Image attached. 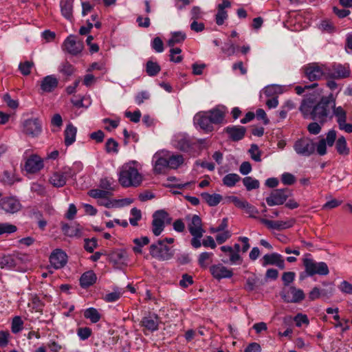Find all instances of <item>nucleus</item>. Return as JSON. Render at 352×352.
<instances>
[{
    "label": "nucleus",
    "mask_w": 352,
    "mask_h": 352,
    "mask_svg": "<svg viewBox=\"0 0 352 352\" xmlns=\"http://www.w3.org/2000/svg\"><path fill=\"white\" fill-rule=\"evenodd\" d=\"M102 122L105 124L104 129L107 131H111L112 129H116L119 124V120H111L109 118H104Z\"/></svg>",
    "instance_id": "61"
},
{
    "label": "nucleus",
    "mask_w": 352,
    "mask_h": 352,
    "mask_svg": "<svg viewBox=\"0 0 352 352\" xmlns=\"http://www.w3.org/2000/svg\"><path fill=\"white\" fill-rule=\"evenodd\" d=\"M61 14L66 19L72 21L73 19V1L61 0L60 3Z\"/></svg>",
    "instance_id": "31"
},
{
    "label": "nucleus",
    "mask_w": 352,
    "mask_h": 352,
    "mask_svg": "<svg viewBox=\"0 0 352 352\" xmlns=\"http://www.w3.org/2000/svg\"><path fill=\"white\" fill-rule=\"evenodd\" d=\"M337 138L336 131L329 130L326 134V138L321 139L316 145V151L318 155L322 156L327 153V146H332Z\"/></svg>",
    "instance_id": "14"
},
{
    "label": "nucleus",
    "mask_w": 352,
    "mask_h": 352,
    "mask_svg": "<svg viewBox=\"0 0 352 352\" xmlns=\"http://www.w3.org/2000/svg\"><path fill=\"white\" fill-rule=\"evenodd\" d=\"M315 145L311 140L302 138L296 140L294 144V149L297 154L302 156H309L315 151Z\"/></svg>",
    "instance_id": "12"
},
{
    "label": "nucleus",
    "mask_w": 352,
    "mask_h": 352,
    "mask_svg": "<svg viewBox=\"0 0 352 352\" xmlns=\"http://www.w3.org/2000/svg\"><path fill=\"white\" fill-rule=\"evenodd\" d=\"M241 177L236 173H229L223 178V184L228 187H232L240 181Z\"/></svg>",
    "instance_id": "44"
},
{
    "label": "nucleus",
    "mask_w": 352,
    "mask_h": 352,
    "mask_svg": "<svg viewBox=\"0 0 352 352\" xmlns=\"http://www.w3.org/2000/svg\"><path fill=\"white\" fill-rule=\"evenodd\" d=\"M202 199L210 206H216L222 200V196L219 194H209L203 192L201 195Z\"/></svg>",
    "instance_id": "37"
},
{
    "label": "nucleus",
    "mask_w": 352,
    "mask_h": 352,
    "mask_svg": "<svg viewBox=\"0 0 352 352\" xmlns=\"http://www.w3.org/2000/svg\"><path fill=\"white\" fill-rule=\"evenodd\" d=\"M168 168L176 169L184 163V157L182 155H170L167 152Z\"/></svg>",
    "instance_id": "38"
},
{
    "label": "nucleus",
    "mask_w": 352,
    "mask_h": 352,
    "mask_svg": "<svg viewBox=\"0 0 352 352\" xmlns=\"http://www.w3.org/2000/svg\"><path fill=\"white\" fill-rule=\"evenodd\" d=\"M141 324L146 330L153 332L158 329L159 318L155 314L149 315L142 318Z\"/></svg>",
    "instance_id": "27"
},
{
    "label": "nucleus",
    "mask_w": 352,
    "mask_h": 352,
    "mask_svg": "<svg viewBox=\"0 0 352 352\" xmlns=\"http://www.w3.org/2000/svg\"><path fill=\"white\" fill-rule=\"evenodd\" d=\"M335 147L338 153L342 156H347L349 155L350 148L347 145L346 138L341 135L335 141Z\"/></svg>",
    "instance_id": "33"
},
{
    "label": "nucleus",
    "mask_w": 352,
    "mask_h": 352,
    "mask_svg": "<svg viewBox=\"0 0 352 352\" xmlns=\"http://www.w3.org/2000/svg\"><path fill=\"white\" fill-rule=\"evenodd\" d=\"M67 261V254L60 249L54 250L50 256V262L54 269L63 267Z\"/></svg>",
    "instance_id": "20"
},
{
    "label": "nucleus",
    "mask_w": 352,
    "mask_h": 352,
    "mask_svg": "<svg viewBox=\"0 0 352 352\" xmlns=\"http://www.w3.org/2000/svg\"><path fill=\"white\" fill-rule=\"evenodd\" d=\"M63 49L71 54L76 55L82 50L83 44L80 41H77L74 35H70L65 40Z\"/></svg>",
    "instance_id": "19"
},
{
    "label": "nucleus",
    "mask_w": 352,
    "mask_h": 352,
    "mask_svg": "<svg viewBox=\"0 0 352 352\" xmlns=\"http://www.w3.org/2000/svg\"><path fill=\"white\" fill-rule=\"evenodd\" d=\"M77 129L72 124H68L64 131L65 144L66 146L72 145L76 141Z\"/></svg>",
    "instance_id": "34"
},
{
    "label": "nucleus",
    "mask_w": 352,
    "mask_h": 352,
    "mask_svg": "<svg viewBox=\"0 0 352 352\" xmlns=\"http://www.w3.org/2000/svg\"><path fill=\"white\" fill-rule=\"evenodd\" d=\"M204 12L199 6H194L191 9L190 16L192 20H198L203 17Z\"/></svg>",
    "instance_id": "63"
},
{
    "label": "nucleus",
    "mask_w": 352,
    "mask_h": 352,
    "mask_svg": "<svg viewBox=\"0 0 352 352\" xmlns=\"http://www.w3.org/2000/svg\"><path fill=\"white\" fill-rule=\"evenodd\" d=\"M220 249L223 252L226 253L228 255L229 261L232 264L241 263L242 258H241V256L239 255V254L234 252L233 248H232L231 246H228V245H223V246H221L220 248Z\"/></svg>",
    "instance_id": "36"
},
{
    "label": "nucleus",
    "mask_w": 352,
    "mask_h": 352,
    "mask_svg": "<svg viewBox=\"0 0 352 352\" xmlns=\"http://www.w3.org/2000/svg\"><path fill=\"white\" fill-rule=\"evenodd\" d=\"M96 280V275L93 271H87L82 274L80 278V286L83 288H87Z\"/></svg>",
    "instance_id": "35"
},
{
    "label": "nucleus",
    "mask_w": 352,
    "mask_h": 352,
    "mask_svg": "<svg viewBox=\"0 0 352 352\" xmlns=\"http://www.w3.org/2000/svg\"><path fill=\"white\" fill-rule=\"evenodd\" d=\"M186 35L184 32L179 31L171 33V37L168 41L167 44L171 48L176 44H179L184 42L186 39Z\"/></svg>",
    "instance_id": "39"
},
{
    "label": "nucleus",
    "mask_w": 352,
    "mask_h": 352,
    "mask_svg": "<svg viewBox=\"0 0 352 352\" xmlns=\"http://www.w3.org/2000/svg\"><path fill=\"white\" fill-rule=\"evenodd\" d=\"M84 316L87 319H89L90 321L93 323H96L101 318V315L98 312V311L94 308L90 307L85 310Z\"/></svg>",
    "instance_id": "42"
},
{
    "label": "nucleus",
    "mask_w": 352,
    "mask_h": 352,
    "mask_svg": "<svg viewBox=\"0 0 352 352\" xmlns=\"http://www.w3.org/2000/svg\"><path fill=\"white\" fill-rule=\"evenodd\" d=\"M175 146L182 151L188 152L191 149L192 144L189 138L184 134H179L175 136Z\"/></svg>",
    "instance_id": "28"
},
{
    "label": "nucleus",
    "mask_w": 352,
    "mask_h": 352,
    "mask_svg": "<svg viewBox=\"0 0 352 352\" xmlns=\"http://www.w3.org/2000/svg\"><path fill=\"white\" fill-rule=\"evenodd\" d=\"M154 162V171L157 174L162 173L166 168H168L167 151L157 152L153 157Z\"/></svg>",
    "instance_id": "18"
},
{
    "label": "nucleus",
    "mask_w": 352,
    "mask_h": 352,
    "mask_svg": "<svg viewBox=\"0 0 352 352\" xmlns=\"http://www.w3.org/2000/svg\"><path fill=\"white\" fill-rule=\"evenodd\" d=\"M0 208L7 213L14 214L19 212L22 206L15 197H8L0 200Z\"/></svg>",
    "instance_id": "15"
},
{
    "label": "nucleus",
    "mask_w": 352,
    "mask_h": 352,
    "mask_svg": "<svg viewBox=\"0 0 352 352\" xmlns=\"http://www.w3.org/2000/svg\"><path fill=\"white\" fill-rule=\"evenodd\" d=\"M44 166L43 161L41 157L36 154L31 155L25 160L24 168L29 173H36Z\"/></svg>",
    "instance_id": "17"
},
{
    "label": "nucleus",
    "mask_w": 352,
    "mask_h": 352,
    "mask_svg": "<svg viewBox=\"0 0 352 352\" xmlns=\"http://www.w3.org/2000/svg\"><path fill=\"white\" fill-rule=\"evenodd\" d=\"M58 85L57 78L53 76L50 75L45 76L41 83V88L45 92H50L53 91Z\"/></svg>",
    "instance_id": "32"
},
{
    "label": "nucleus",
    "mask_w": 352,
    "mask_h": 352,
    "mask_svg": "<svg viewBox=\"0 0 352 352\" xmlns=\"http://www.w3.org/2000/svg\"><path fill=\"white\" fill-rule=\"evenodd\" d=\"M212 252H202L199 256V265L203 268H206L212 262Z\"/></svg>",
    "instance_id": "43"
},
{
    "label": "nucleus",
    "mask_w": 352,
    "mask_h": 352,
    "mask_svg": "<svg viewBox=\"0 0 352 352\" xmlns=\"http://www.w3.org/2000/svg\"><path fill=\"white\" fill-rule=\"evenodd\" d=\"M160 66L157 63L148 60L146 64V72L150 76H156L160 71Z\"/></svg>",
    "instance_id": "45"
},
{
    "label": "nucleus",
    "mask_w": 352,
    "mask_h": 352,
    "mask_svg": "<svg viewBox=\"0 0 352 352\" xmlns=\"http://www.w3.org/2000/svg\"><path fill=\"white\" fill-rule=\"evenodd\" d=\"M305 118H309L321 125L331 121L333 117L332 111H302Z\"/></svg>",
    "instance_id": "16"
},
{
    "label": "nucleus",
    "mask_w": 352,
    "mask_h": 352,
    "mask_svg": "<svg viewBox=\"0 0 352 352\" xmlns=\"http://www.w3.org/2000/svg\"><path fill=\"white\" fill-rule=\"evenodd\" d=\"M111 192L104 190L103 189H93L89 192V195L93 198L100 199L104 197L111 196Z\"/></svg>",
    "instance_id": "49"
},
{
    "label": "nucleus",
    "mask_w": 352,
    "mask_h": 352,
    "mask_svg": "<svg viewBox=\"0 0 352 352\" xmlns=\"http://www.w3.org/2000/svg\"><path fill=\"white\" fill-rule=\"evenodd\" d=\"M152 232L155 236H159L164 230L166 225L170 224L171 217L164 210L155 211L153 214Z\"/></svg>",
    "instance_id": "7"
},
{
    "label": "nucleus",
    "mask_w": 352,
    "mask_h": 352,
    "mask_svg": "<svg viewBox=\"0 0 352 352\" xmlns=\"http://www.w3.org/2000/svg\"><path fill=\"white\" fill-rule=\"evenodd\" d=\"M187 227L192 238L190 244L194 248H199L201 245V239L205 233L201 219L197 214H188L185 218Z\"/></svg>",
    "instance_id": "3"
},
{
    "label": "nucleus",
    "mask_w": 352,
    "mask_h": 352,
    "mask_svg": "<svg viewBox=\"0 0 352 352\" xmlns=\"http://www.w3.org/2000/svg\"><path fill=\"white\" fill-rule=\"evenodd\" d=\"M72 102L76 108H88L91 104L89 98H80L75 96L72 98Z\"/></svg>",
    "instance_id": "46"
},
{
    "label": "nucleus",
    "mask_w": 352,
    "mask_h": 352,
    "mask_svg": "<svg viewBox=\"0 0 352 352\" xmlns=\"http://www.w3.org/2000/svg\"><path fill=\"white\" fill-rule=\"evenodd\" d=\"M268 265H276L280 269L285 268V261L283 256L278 253L267 254L263 257V265L267 266Z\"/></svg>",
    "instance_id": "23"
},
{
    "label": "nucleus",
    "mask_w": 352,
    "mask_h": 352,
    "mask_svg": "<svg viewBox=\"0 0 352 352\" xmlns=\"http://www.w3.org/2000/svg\"><path fill=\"white\" fill-rule=\"evenodd\" d=\"M21 126L23 133L32 138H38L42 132V123L38 118L26 119Z\"/></svg>",
    "instance_id": "8"
},
{
    "label": "nucleus",
    "mask_w": 352,
    "mask_h": 352,
    "mask_svg": "<svg viewBox=\"0 0 352 352\" xmlns=\"http://www.w3.org/2000/svg\"><path fill=\"white\" fill-rule=\"evenodd\" d=\"M23 322L20 316H15L12 322V331L14 333H17L23 329Z\"/></svg>",
    "instance_id": "53"
},
{
    "label": "nucleus",
    "mask_w": 352,
    "mask_h": 352,
    "mask_svg": "<svg viewBox=\"0 0 352 352\" xmlns=\"http://www.w3.org/2000/svg\"><path fill=\"white\" fill-rule=\"evenodd\" d=\"M97 247H98V241L96 238H92L91 239H85L84 248L87 252L91 253L94 251V250Z\"/></svg>",
    "instance_id": "56"
},
{
    "label": "nucleus",
    "mask_w": 352,
    "mask_h": 352,
    "mask_svg": "<svg viewBox=\"0 0 352 352\" xmlns=\"http://www.w3.org/2000/svg\"><path fill=\"white\" fill-rule=\"evenodd\" d=\"M310 256L311 255L307 254L303 259L305 272L309 276H311L315 274L326 276L329 273V267L326 263H317L310 258Z\"/></svg>",
    "instance_id": "6"
},
{
    "label": "nucleus",
    "mask_w": 352,
    "mask_h": 352,
    "mask_svg": "<svg viewBox=\"0 0 352 352\" xmlns=\"http://www.w3.org/2000/svg\"><path fill=\"white\" fill-rule=\"evenodd\" d=\"M116 203L117 201L116 199H110V197H104L97 201V204L99 206H102L108 208H117Z\"/></svg>",
    "instance_id": "50"
},
{
    "label": "nucleus",
    "mask_w": 352,
    "mask_h": 352,
    "mask_svg": "<svg viewBox=\"0 0 352 352\" xmlns=\"http://www.w3.org/2000/svg\"><path fill=\"white\" fill-rule=\"evenodd\" d=\"M318 106L321 110H342L340 107L336 109L335 98L333 94L322 98Z\"/></svg>",
    "instance_id": "30"
},
{
    "label": "nucleus",
    "mask_w": 352,
    "mask_h": 352,
    "mask_svg": "<svg viewBox=\"0 0 352 352\" xmlns=\"http://www.w3.org/2000/svg\"><path fill=\"white\" fill-rule=\"evenodd\" d=\"M181 52L180 48H171L170 50V60L176 63H180L182 60V56L180 55Z\"/></svg>",
    "instance_id": "54"
},
{
    "label": "nucleus",
    "mask_w": 352,
    "mask_h": 352,
    "mask_svg": "<svg viewBox=\"0 0 352 352\" xmlns=\"http://www.w3.org/2000/svg\"><path fill=\"white\" fill-rule=\"evenodd\" d=\"M291 195L292 192L288 188L276 189L266 198V202L270 206L282 205Z\"/></svg>",
    "instance_id": "11"
},
{
    "label": "nucleus",
    "mask_w": 352,
    "mask_h": 352,
    "mask_svg": "<svg viewBox=\"0 0 352 352\" xmlns=\"http://www.w3.org/2000/svg\"><path fill=\"white\" fill-rule=\"evenodd\" d=\"M224 131L228 135V138L231 140L237 142L244 138L246 129L242 126H230L225 128Z\"/></svg>",
    "instance_id": "22"
},
{
    "label": "nucleus",
    "mask_w": 352,
    "mask_h": 352,
    "mask_svg": "<svg viewBox=\"0 0 352 352\" xmlns=\"http://www.w3.org/2000/svg\"><path fill=\"white\" fill-rule=\"evenodd\" d=\"M296 277V274L294 272H285L282 275V280L285 287H289V285L293 283Z\"/></svg>",
    "instance_id": "51"
},
{
    "label": "nucleus",
    "mask_w": 352,
    "mask_h": 352,
    "mask_svg": "<svg viewBox=\"0 0 352 352\" xmlns=\"http://www.w3.org/2000/svg\"><path fill=\"white\" fill-rule=\"evenodd\" d=\"M350 67L348 64L328 65V78H344L349 76Z\"/></svg>",
    "instance_id": "13"
},
{
    "label": "nucleus",
    "mask_w": 352,
    "mask_h": 352,
    "mask_svg": "<svg viewBox=\"0 0 352 352\" xmlns=\"http://www.w3.org/2000/svg\"><path fill=\"white\" fill-rule=\"evenodd\" d=\"M280 296L285 302L299 303L305 299V294L301 289L289 286L283 289Z\"/></svg>",
    "instance_id": "10"
},
{
    "label": "nucleus",
    "mask_w": 352,
    "mask_h": 352,
    "mask_svg": "<svg viewBox=\"0 0 352 352\" xmlns=\"http://www.w3.org/2000/svg\"><path fill=\"white\" fill-rule=\"evenodd\" d=\"M259 221L263 224L265 225L269 229L281 230L289 228L293 226L294 220L290 219L289 221H271L264 218H260Z\"/></svg>",
    "instance_id": "21"
},
{
    "label": "nucleus",
    "mask_w": 352,
    "mask_h": 352,
    "mask_svg": "<svg viewBox=\"0 0 352 352\" xmlns=\"http://www.w3.org/2000/svg\"><path fill=\"white\" fill-rule=\"evenodd\" d=\"M333 116L336 117L339 129L346 133H352V123L347 124L346 111H332Z\"/></svg>",
    "instance_id": "26"
},
{
    "label": "nucleus",
    "mask_w": 352,
    "mask_h": 352,
    "mask_svg": "<svg viewBox=\"0 0 352 352\" xmlns=\"http://www.w3.org/2000/svg\"><path fill=\"white\" fill-rule=\"evenodd\" d=\"M50 184L56 188L63 187L66 184V180L60 171L54 172L50 178Z\"/></svg>",
    "instance_id": "40"
},
{
    "label": "nucleus",
    "mask_w": 352,
    "mask_h": 352,
    "mask_svg": "<svg viewBox=\"0 0 352 352\" xmlns=\"http://www.w3.org/2000/svg\"><path fill=\"white\" fill-rule=\"evenodd\" d=\"M151 46H152L153 49L158 53L162 52L164 51L163 42H162V39L159 37H155L153 40Z\"/></svg>",
    "instance_id": "60"
},
{
    "label": "nucleus",
    "mask_w": 352,
    "mask_h": 352,
    "mask_svg": "<svg viewBox=\"0 0 352 352\" xmlns=\"http://www.w3.org/2000/svg\"><path fill=\"white\" fill-rule=\"evenodd\" d=\"M33 65L34 64L32 62L25 61L20 63L19 68L21 74L26 76L30 74Z\"/></svg>",
    "instance_id": "58"
},
{
    "label": "nucleus",
    "mask_w": 352,
    "mask_h": 352,
    "mask_svg": "<svg viewBox=\"0 0 352 352\" xmlns=\"http://www.w3.org/2000/svg\"><path fill=\"white\" fill-rule=\"evenodd\" d=\"M288 89L286 85L272 84L265 86L260 91V100L268 109H275L278 104V97Z\"/></svg>",
    "instance_id": "1"
},
{
    "label": "nucleus",
    "mask_w": 352,
    "mask_h": 352,
    "mask_svg": "<svg viewBox=\"0 0 352 352\" xmlns=\"http://www.w3.org/2000/svg\"><path fill=\"white\" fill-rule=\"evenodd\" d=\"M210 115H205L201 112L196 113L194 117V124L196 127H199L206 132L213 130L212 124H220L224 120L223 111H210Z\"/></svg>",
    "instance_id": "2"
},
{
    "label": "nucleus",
    "mask_w": 352,
    "mask_h": 352,
    "mask_svg": "<svg viewBox=\"0 0 352 352\" xmlns=\"http://www.w3.org/2000/svg\"><path fill=\"white\" fill-rule=\"evenodd\" d=\"M114 179L113 178L104 177L100 181V187L107 191H113L115 190L113 186L114 184Z\"/></svg>",
    "instance_id": "48"
},
{
    "label": "nucleus",
    "mask_w": 352,
    "mask_h": 352,
    "mask_svg": "<svg viewBox=\"0 0 352 352\" xmlns=\"http://www.w3.org/2000/svg\"><path fill=\"white\" fill-rule=\"evenodd\" d=\"M305 76L310 80L328 79V65L318 63H311L302 67Z\"/></svg>",
    "instance_id": "5"
},
{
    "label": "nucleus",
    "mask_w": 352,
    "mask_h": 352,
    "mask_svg": "<svg viewBox=\"0 0 352 352\" xmlns=\"http://www.w3.org/2000/svg\"><path fill=\"white\" fill-rule=\"evenodd\" d=\"M17 228L14 225L8 223H0V235L3 234H11L16 231Z\"/></svg>",
    "instance_id": "55"
},
{
    "label": "nucleus",
    "mask_w": 352,
    "mask_h": 352,
    "mask_svg": "<svg viewBox=\"0 0 352 352\" xmlns=\"http://www.w3.org/2000/svg\"><path fill=\"white\" fill-rule=\"evenodd\" d=\"M221 50L223 53L230 56L234 55L236 53L237 47L234 43H232L231 41H229L225 43Z\"/></svg>",
    "instance_id": "57"
},
{
    "label": "nucleus",
    "mask_w": 352,
    "mask_h": 352,
    "mask_svg": "<svg viewBox=\"0 0 352 352\" xmlns=\"http://www.w3.org/2000/svg\"><path fill=\"white\" fill-rule=\"evenodd\" d=\"M77 335L82 340H87L91 335V329L89 327H80L77 330Z\"/></svg>",
    "instance_id": "59"
},
{
    "label": "nucleus",
    "mask_w": 352,
    "mask_h": 352,
    "mask_svg": "<svg viewBox=\"0 0 352 352\" xmlns=\"http://www.w3.org/2000/svg\"><path fill=\"white\" fill-rule=\"evenodd\" d=\"M19 258L14 254L3 255L0 258V267L2 269H13L18 263Z\"/></svg>",
    "instance_id": "29"
},
{
    "label": "nucleus",
    "mask_w": 352,
    "mask_h": 352,
    "mask_svg": "<svg viewBox=\"0 0 352 352\" xmlns=\"http://www.w3.org/2000/svg\"><path fill=\"white\" fill-rule=\"evenodd\" d=\"M243 185L248 190L257 189L259 188L260 184L258 180L251 177H245L243 179Z\"/></svg>",
    "instance_id": "47"
},
{
    "label": "nucleus",
    "mask_w": 352,
    "mask_h": 352,
    "mask_svg": "<svg viewBox=\"0 0 352 352\" xmlns=\"http://www.w3.org/2000/svg\"><path fill=\"white\" fill-rule=\"evenodd\" d=\"M149 239L147 236H142L140 238H135L133 240L135 246L133 248V250L136 254H141L142 252V248L149 243Z\"/></svg>",
    "instance_id": "41"
},
{
    "label": "nucleus",
    "mask_w": 352,
    "mask_h": 352,
    "mask_svg": "<svg viewBox=\"0 0 352 352\" xmlns=\"http://www.w3.org/2000/svg\"><path fill=\"white\" fill-rule=\"evenodd\" d=\"M338 288L344 294H352V285L346 280L341 282Z\"/></svg>",
    "instance_id": "64"
},
{
    "label": "nucleus",
    "mask_w": 352,
    "mask_h": 352,
    "mask_svg": "<svg viewBox=\"0 0 352 352\" xmlns=\"http://www.w3.org/2000/svg\"><path fill=\"white\" fill-rule=\"evenodd\" d=\"M231 6V3L228 0H223L221 3H219L217 6V13L215 16L216 23L217 25H222L225 20L228 18L227 12L225 10L226 8H228Z\"/></svg>",
    "instance_id": "25"
},
{
    "label": "nucleus",
    "mask_w": 352,
    "mask_h": 352,
    "mask_svg": "<svg viewBox=\"0 0 352 352\" xmlns=\"http://www.w3.org/2000/svg\"><path fill=\"white\" fill-rule=\"evenodd\" d=\"M210 272L216 279L230 278L232 276V271L221 264L213 265L210 267Z\"/></svg>",
    "instance_id": "24"
},
{
    "label": "nucleus",
    "mask_w": 352,
    "mask_h": 352,
    "mask_svg": "<svg viewBox=\"0 0 352 352\" xmlns=\"http://www.w3.org/2000/svg\"><path fill=\"white\" fill-rule=\"evenodd\" d=\"M105 147L107 153H118V143L113 138L107 140Z\"/></svg>",
    "instance_id": "52"
},
{
    "label": "nucleus",
    "mask_w": 352,
    "mask_h": 352,
    "mask_svg": "<svg viewBox=\"0 0 352 352\" xmlns=\"http://www.w3.org/2000/svg\"><path fill=\"white\" fill-rule=\"evenodd\" d=\"M142 180V175L131 164H125L121 167L118 181L123 187L138 186Z\"/></svg>",
    "instance_id": "4"
},
{
    "label": "nucleus",
    "mask_w": 352,
    "mask_h": 352,
    "mask_svg": "<svg viewBox=\"0 0 352 352\" xmlns=\"http://www.w3.org/2000/svg\"><path fill=\"white\" fill-rule=\"evenodd\" d=\"M150 254L160 261H166L173 256L170 248L164 243V241L158 240L149 247Z\"/></svg>",
    "instance_id": "9"
},
{
    "label": "nucleus",
    "mask_w": 352,
    "mask_h": 352,
    "mask_svg": "<svg viewBox=\"0 0 352 352\" xmlns=\"http://www.w3.org/2000/svg\"><path fill=\"white\" fill-rule=\"evenodd\" d=\"M281 181L285 185H292L296 182V177L289 173H285L281 176Z\"/></svg>",
    "instance_id": "62"
}]
</instances>
